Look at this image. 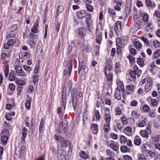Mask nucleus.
Here are the masks:
<instances>
[{"mask_svg": "<svg viewBox=\"0 0 160 160\" xmlns=\"http://www.w3.org/2000/svg\"><path fill=\"white\" fill-rule=\"evenodd\" d=\"M141 149L142 154H148L151 157H153L155 154V152L150 150V148L149 146L146 144H143L141 146Z\"/></svg>", "mask_w": 160, "mask_h": 160, "instance_id": "1", "label": "nucleus"}, {"mask_svg": "<svg viewBox=\"0 0 160 160\" xmlns=\"http://www.w3.org/2000/svg\"><path fill=\"white\" fill-rule=\"evenodd\" d=\"M68 122L64 121L60 123L59 125L58 128L57 130V133H65L66 131L68 129Z\"/></svg>", "mask_w": 160, "mask_h": 160, "instance_id": "2", "label": "nucleus"}, {"mask_svg": "<svg viewBox=\"0 0 160 160\" xmlns=\"http://www.w3.org/2000/svg\"><path fill=\"white\" fill-rule=\"evenodd\" d=\"M133 69L130 72L131 77L133 79L136 78V76L139 77L141 74V71L136 66H133Z\"/></svg>", "mask_w": 160, "mask_h": 160, "instance_id": "3", "label": "nucleus"}, {"mask_svg": "<svg viewBox=\"0 0 160 160\" xmlns=\"http://www.w3.org/2000/svg\"><path fill=\"white\" fill-rule=\"evenodd\" d=\"M128 40L123 38L121 39L119 38H116V43L118 48H122L127 44Z\"/></svg>", "mask_w": 160, "mask_h": 160, "instance_id": "4", "label": "nucleus"}, {"mask_svg": "<svg viewBox=\"0 0 160 160\" xmlns=\"http://www.w3.org/2000/svg\"><path fill=\"white\" fill-rule=\"evenodd\" d=\"M151 133L150 126H147L146 130H141L140 132V134L144 138H147L148 137V135Z\"/></svg>", "mask_w": 160, "mask_h": 160, "instance_id": "5", "label": "nucleus"}, {"mask_svg": "<svg viewBox=\"0 0 160 160\" xmlns=\"http://www.w3.org/2000/svg\"><path fill=\"white\" fill-rule=\"evenodd\" d=\"M57 152L58 159V160H65L66 155L65 152L62 150H59Z\"/></svg>", "mask_w": 160, "mask_h": 160, "instance_id": "6", "label": "nucleus"}, {"mask_svg": "<svg viewBox=\"0 0 160 160\" xmlns=\"http://www.w3.org/2000/svg\"><path fill=\"white\" fill-rule=\"evenodd\" d=\"M14 69L16 72L18 74V76L20 77H23L25 76L24 73L22 72V68L20 66H16L14 67Z\"/></svg>", "mask_w": 160, "mask_h": 160, "instance_id": "7", "label": "nucleus"}, {"mask_svg": "<svg viewBox=\"0 0 160 160\" xmlns=\"http://www.w3.org/2000/svg\"><path fill=\"white\" fill-rule=\"evenodd\" d=\"M147 83L145 86V89L146 92H148L151 88V85L152 83L151 78L150 77L147 78Z\"/></svg>", "mask_w": 160, "mask_h": 160, "instance_id": "8", "label": "nucleus"}, {"mask_svg": "<svg viewBox=\"0 0 160 160\" xmlns=\"http://www.w3.org/2000/svg\"><path fill=\"white\" fill-rule=\"evenodd\" d=\"M87 13L85 10H81L78 11L77 13V16L78 18L82 19L87 16Z\"/></svg>", "mask_w": 160, "mask_h": 160, "instance_id": "9", "label": "nucleus"}, {"mask_svg": "<svg viewBox=\"0 0 160 160\" xmlns=\"http://www.w3.org/2000/svg\"><path fill=\"white\" fill-rule=\"evenodd\" d=\"M85 22L88 27L91 26L92 25V21L91 19L90 15H88L85 18Z\"/></svg>", "mask_w": 160, "mask_h": 160, "instance_id": "10", "label": "nucleus"}, {"mask_svg": "<svg viewBox=\"0 0 160 160\" xmlns=\"http://www.w3.org/2000/svg\"><path fill=\"white\" fill-rule=\"evenodd\" d=\"M146 4L148 7L152 9L154 8L156 6L154 2H152L151 0H146Z\"/></svg>", "mask_w": 160, "mask_h": 160, "instance_id": "11", "label": "nucleus"}, {"mask_svg": "<svg viewBox=\"0 0 160 160\" xmlns=\"http://www.w3.org/2000/svg\"><path fill=\"white\" fill-rule=\"evenodd\" d=\"M131 115L136 119H138L140 117V112L138 110H134L132 112Z\"/></svg>", "mask_w": 160, "mask_h": 160, "instance_id": "12", "label": "nucleus"}, {"mask_svg": "<svg viewBox=\"0 0 160 160\" xmlns=\"http://www.w3.org/2000/svg\"><path fill=\"white\" fill-rule=\"evenodd\" d=\"M91 128L94 133L97 134L98 132V126L97 124L92 123L91 124Z\"/></svg>", "mask_w": 160, "mask_h": 160, "instance_id": "13", "label": "nucleus"}, {"mask_svg": "<svg viewBox=\"0 0 160 160\" xmlns=\"http://www.w3.org/2000/svg\"><path fill=\"white\" fill-rule=\"evenodd\" d=\"M39 25L37 21L34 23V25L32 26V28H31V32L34 33H36L38 32V27Z\"/></svg>", "mask_w": 160, "mask_h": 160, "instance_id": "14", "label": "nucleus"}, {"mask_svg": "<svg viewBox=\"0 0 160 160\" xmlns=\"http://www.w3.org/2000/svg\"><path fill=\"white\" fill-rule=\"evenodd\" d=\"M69 60L68 62V74L70 75L72 69V64L73 62H74V61L69 58Z\"/></svg>", "mask_w": 160, "mask_h": 160, "instance_id": "15", "label": "nucleus"}, {"mask_svg": "<svg viewBox=\"0 0 160 160\" xmlns=\"http://www.w3.org/2000/svg\"><path fill=\"white\" fill-rule=\"evenodd\" d=\"M134 142L135 145L139 146L141 143V138L138 136H136L134 138Z\"/></svg>", "mask_w": 160, "mask_h": 160, "instance_id": "16", "label": "nucleus"}, {"mask_svg": "<svg viewBox=\"0 0 160 160\" xmlns=\"http://www.w3.org/2000/svg\"><path fill=\"white\" fill-rule=\"evenodd\" d=\"M131 4L128 3L125 6V12L126 15L130 14L131 11Z\"/></svg>", "mask_w": 160, "mask_h": 160, "instance_id": "17", "label": "nucleus"}, {"mask_svg": "<svg viewBox=\"0 0 160 160\" xmlns=\"http://www.w3.org/2000/svg\"><path fill=\"white\" fill-rule=\"evenodd\" d=\"M66 97L67 96L66 94L62 93V103L64 110L65 108L66 105Z\"/></svg>", "mask_w": 160, "mask_h": 160, "instance_id": "18", "label": "nucleus"}, {"mask_svg": "<svg viewBox=\"0 0 160 160\" xmlns=\"http://www.w3.org/2000/svg\"><path fill=\"white\" fill-rule=\"evenodd\" d=\"M72 87V83L70 81L68 82V85L67 87H65L66 91L68 93V95Z\"/></svg>", "mask_w": 160, "mask_h": 160, "instance_id": "19", "label": "nucleus"}, {"mask_svg": "<svg viewBox=\"0 0 160 160\" xmlns=\"http://www.w3.org/2000/svg\"><path fill=\"white\" fill-rule=\"evenodd\" d=\"M70 142L68 140L64 139L61 142V145L63 147H66L69 146Z\"/></svg>", "mask_w": 160, "mask_h": 160, "instance_id": "20", "label": "nucleus"}, {"mask_svg": "<svg viewBox=\"0 0 160 160\" xmlns=\"http://www.w3.org/2000/svg\"><path fill=\"white\" fill-rule=\"evenodd\" d=\"M110 147L112 149L114 150L117 151L118 150L119 145L116 144L115 143H112L110 144Z\"/></svg>", "mask_w": 160, "mask_h": 160, "instance_id": "21", "label": "nucleus"}, {"mask_svg": "<svg viewBox=\"0 0 160 160\" xmlns=\"http://www.w3.org/2000/svg\"><path fill=\"white\" fill-rule=\"evenodd\" d=\"M121 152L122 153H126L130 151V149L125 145L122 146L120 148Z\"/></svg>", "mask_w": 160, "mask_h": 160, "instance_id": "22", "label": "nucleus"}, {"mask_svg": "<svg viewBox=\"0 0 160 160\" xmlns=\"http://www.w3.org/2000/svg\"><path fill=\"white\" fill-rule=\"evenodd\" d=\"M15 78V76L14 74L13 70H12L10 72L9 75V79L10 81H14Z\"/></svg>", "mask_w": 160, "mask_h": 160, "instance_id": "23", "label": "nucleus"}, {"mask_svg": "<svg viewBox=\"0 0 160 160\" xmlns=\"http://www.w3.org/2000/svg\"><path fill=\"white\" fill-rule=\"evenodd\" d=\"M121 22L120 21H117L115 23L116 28H115V31L117 30L118 31H120L121 29Z\"/></svg>", "mask_w": 160, "mask_h": 160, "instance_id": "24", "label": "nucleus"}, {"mask_svg": "<svg viewBox=\"0 0 160 160\" xmlns=\"http://www.w3.org/2000/svg\"><path fill=\"white\" fill-rule=\"evenodd\" d=\"M9 135V131L6 129H3L2 130L1 133V136L8 137Z\"/></svg>", "mask_w": 160, "mask_h": 160, "instance_id": "25", "label": "nucleus"}, {"mask_svg": "<svg viewBox=\"0 0 160 160\" xmlns=\"http://www.w3.org/2000/svg\"><path fill=\"white\" fill-rule=\"evenodd\" d=\"M28 131L27 129L26 128H23L22 129V138L23 140H24L26 137Z\"/></svg>", "mask_w": 160, "mask_h": 160, "instance_id": "26", "label": "nucleus"}, {"mask_svg": "<svg viewBox=\"0 0 160 160\" xmlns=\"http://www.w3.org/2000/svg\"><path fill=\"white\" fill-rule=\"evenodd\" d=\"M104 118L107 124H110V122L111 120L110 116L108 114H106L105 115Z\"/></svg>", "mask_w": 160, "mask_h": 160, "instance_id": "27", "label": "nucleus"}, {"mask_svg": "<svg viewBox=\"0 0 160 160\" xmlns=\"http://www.w3.org/2000/svg\"><path fill=\"white\" fill-rule=\"evenodd\" d=\"M1 140L2 142V144L4 145L6 144L8 140V137H4L1 136Z\"/></svg>", "mask_w": 160, "mask_h": 160, "instance_id": "28", "label": "nucleus"}, {"mask_svg": "<svg viewBox=\"0 0 160 160\" xmlns=\"http://www.w3.org/2000/svg\"><path fill=\"white\" fill-rule=\"evenodd\" d=\"M17 32L15 31H10L8 36L7 37V38H13L14 37L17 33Z\"/></svg>", "mask_w": 160, "mask_h": 160, "instance_id": "29", "label": "nucleus"}, {"mask_svg": "<svg viewBox=\"0 0 160 160\" xmlns=\"http://www.w3.org/2000/svg\"><path fill=\"white\" fill-rule=\"evenodd\" d=\"M79 156L81 158L84 159L87 158L88 157L85 152L83 151H81L79 153Z\"/></svg>", "mask_w": 160, "mask_h": 160, "instance_id": "30", "label": "nucleus"}, {"mask_svg": "<svg viewBox=\"0 0 160 160\" xmlns=\"http://www.w3.org/2000/svg\"><path fill=\"white\" fill-rule=\"evenodd\" d=\"M112 66L109 64H107L105 66L104 69V73L105 75L107 74V72H109L112 68Z\"/></svg>", "mask_w": 160, "mask_h": 160, "instance_id": "31", "label": "nucleus"}, {"mask_svg": "<svg viewBox=\"0 0 160 160\" xmlns=\"http://www.w3.org/2000/svg\"><path fill=\"white\" fill-rule=\"evenodd\" d=\"M54 138V139L58 142H62L64 139L61 136H58L56 135H55Z\"/></svg>", "mask_w": 160, "mask_h": 160, "instance_id": "32", "label": "nucleus"}, {"mask_svg": "<svg viewBox=\"0 0 160 160\" xmlns=\"http://www.w3.org/2000/svg\"><path fill=\"white\" fill-rule=\"evenodd\" d=\"M154 57L155 58H158L160 56V49H158L153 54Z\"/></svg>", "mask_w": 160, "mask_h": 160, "instance_id": "33", "label": "nucleus"}, {"mask_svg": "<svg viewBox=\"0 0 160 160\" xmlns=\"http://www.w3.org/2000/svg\"><path fill=\"white\" fill-rule=\"evenodd\" d=\"M29 99H27L25 102V106L26 108L28 109L30 108L31 104V101L30 99V97H29Z\"/></svg>", "mask_w": 160, "mask_h": 160, "instance_id": "34", "label": "nucleus"}, {"mask_svg": "<svg viewBox=\"0 0 160 160\" xmlns=\"http://www.w3.org/2000/svg\"><path fill=\"white\" fill-rule=\"evenodd\" d=\"M72 103L73 106V108L74 110H75L76 108L77 104L76 98L75 97H72Z\"/></svg>", "mask_w": 160, "mask_h": 160, "instance_id": "35", "label": "nucleus"}, {"mask_svg": "<svg viewBox=\"0 0 160 160\" xmlns=\"http://www.w3.org/2000/svg\"><path fill=\"white\" fill-rule=\"evenodd\" d=\"M133 44L137 48L140 49L141 48L142 45L139 42L137 41H135L134 42Z\"/></svg>", "mask_w": 160, "mask_h": 160, "instance_id": "36", "label": "nucleus"}, {"mask_svg": "<svg viewBox=\"0 0 160 160\" xmlns=\"http://www.w3.org/2000/svg\"><path fill=\"white\" fill-rule=\"evenodd\" d=\"M100 49V47L99 46H96L94 48V51L95 52V56H98L99 53V50Z\"/></svg>", "mask_w": 160, "mask_h": 160, "instance_id": "37", "label": "nucleus"}, {"mask_svg": "<svg viewBox=\"0 0 160 160\" xmlns=\"http://www.w3.org/2000/svg\"><path fill=\"white\" fill-rule=\"evenodd\" d=\"M119 139L121 143H125L127 140L126 138L123 135H121Z\"/></svg>", "mask_w": 160, "mask_h": 160, "instance_id": "38", "label": "nucleus"}, {"mask_svg": "<svg viewBox=\"0 0 160 160\" xmlns=\"http://www.w3.org/2000/svg\"><path fill=\"white\" fill-rule=\"evenodd\" d=\"M115 97L116 99L118 100L121 99V95L119 91H118L115 92Z\"/></svg>", "mask_w": 160, "mask_h": 160, "instance_id": "39", "label": "nucleus"}, {"mask_svg": "<svg viewBox=\"0 0 160 160\" xmlns=\"http://www.w3.org/2000/svg\"><path fill=\"white\" fill-rule=\"evenodd\" d=\"M16 83L18 85V86H21V87H22V86L25 84V83L23 81L18 79L17 80Z\"/></svg>", "mask_w": 160, "mask_h": 160, "instance_id": "40", "label": "nucleus"}, {"mask_svg": "<svg viewBox=\"0 0 160 160\" xmlns=\"http://www.w3.org/2000/svg\"><path fill=\"white\" fill-rule=\"evenodd\" d=\"M126 88L128 90H130L132 92L134 91V86L132 84H129L128 85H127Z\"/></svg>", "mask_w": 160, "mask_h": 160, "instance_id": "41", "label": "nucleus"}, {"mask_svg": "<svg viewBox=\"0 0 160 160\" xmlns=\"http://www.w3.org/2000/svg\"><path fill=\"white\" fill-rule=\"evenodd\" d=\"M109 125L110 124H107L104 126L103 129L105 132H108L109 131L110 129Z\"/></svg>", "mask_w": 160, "mask_h": 160, "instance_id": "42", "label": "nucleus"}, {"mask_svg": "<svg viewBox=\"0 0 160 160\" xmlns=\"http://www.w3.org/2000/svg\"><path fill=\"white\" fill-rule=\"evenodd\" d=\"M138 160H147V158L144 154L142 153L139 155Z\"/></svg>", "mask_w": 160, "mask_h": 160, "instance_id": "43", "label": "nucleus"}, {"mask_svg": "<svg viewBox=\"0 0 160 160\" xmlns=\"http://www.w3.org/2000/svg\"><path fill=\"white\" fill-rule=\"evenodd\" d=\"M77 90L76 88H73L72 89V92H71V95L72 97H75V96L77 95Z\"/></svg>", "mask_w": 160, "mask_h": 160, "instance_id": "44", "label": "nucleus"}, {"mask_svg": "<svg viewBox=\"0 0 160 160\" xmlns=\"http://www.w3.org/2000/svg\"><path fill=\"white\" fill-rule=\"evenodd\" d=\"M108 12L111 16L112 17L116 16V13L115 11L113 9L110 8L108 9Z\"/></svg>", "mask_w": 160, "mask_h": 160, "instance_id": "45", "label": "nucleus"}, {"mask_svg": "<svg viewBox=\"0 0 160 160\" xmlns=\"http://www.w3.org/2000/svg\"><path fill=\"white\" fill-rule=\"evenodd\" d=\"M146 122L143 120L140 121L138 124V126L139 127H143L146 125Z\"/></svg>", "mask_w": 160, "mask_h": 160, "instance_id": "46", "label": "nucleus"}, {"mask_svg": "<svg viewBox=\"0 0 160 160\" xmlns=\"http://www.w3.org/2000/svg\"><path fill=\"white\" fill-rule=\"evenodd\" d=\"M102 39V36L101 35L99 34L96 38V42L100 44Z\"/></svg>", "mask_w": 160, "mask_h": 160, "instance_id": "47", "label": "nucleus"}, {"mask_svg": "<svg viewBox=\"0 0 160 160\" xmlns=\"http://www.w3.org/2000/svg\"><path fill=\"white\" fill-rule=\"evenodd\" d=\"M107 77V80L108 81H112V75L111 73H109L107 75H106Z\"/></svg>", "mask_w": 160, "mask_h": 160, "instance_id": "48", "label": "nucleus"}, {"mask_svg": "<svg viewBox=\"0 0 160 160\" xmlns=\"http://www.w3.org/2000/svg\"><path fill=\"white\" fill-rule=\"evenodd\" d=\"M95 112V117L97 121H99L100 118V115L99 112L98 110H96Z\"/></svg>", "mask_w": 160, "mask_h": 160, "instance_id": "49", "label": "nucleus"}, {"mask_svg": "<svg viewBox=\"0 0 160 160\" xmlns=\"http://www.w3.org/2000/svg\"><path fill=\"white\" fill-rule=\"evenodd\" d=\"M143 19L145 22H147L148 21V14L146 13H144L142 16Z\"/></svg>", "mask_w": 160, "mask_h": 160, "instance_id": "50", "label": "nucleus"}, {"mask_svg": "<svg viewBox=\"0 0 160 160\" xmlns=\"http://www.w3.org/2000/svg\"><path fill=\"white\" fill-rule=\"evenodd\" d=\"M128 59L131 63H133L135 62V58L131 55H129L128 56Z\"/></svg>", "mask_w": 160, "mask_h": 160, "instance_id": "51", "label": "nucleus"}, {"mask_svg": "<svg viewBox=\"0 0 160 160\" xmlns=\"http://www.w3.org/2000/svg\"><path fill=\"white\" fill-rule=\"evenodd\" d=\"M21 151L20 148L19 147H17L15 153L16 155L18 156V157H20V155L21 154Z\"/></svg>", "mask_w": 160, "mask_h": 160, "instance_id": "52", "label": "nucleus"}, {"mask_svg": "<svg viewBox=\"0 0 160 160\" xmlns=\"http://www.w3.org/2000/svg\"><path fill=\"white\" fill-rule=\"evenodd\" d=\"M85 68V66L82 64V63H79V68L78 70V73H79L80 71L82 70H84Z\"/></svg>", "mask_w": 160, "mask_h": 160, "instance_id": "53", "label": "nucleus"}, {"mask_svg": "<svg viewBox=\"0 0 160 160\" xmlns=\"http://www.w3.org/2000/svg\"><path fill=\"white\" fill-rule=\"evenodd\" d=\"M87 9L89 12H92L93 11V8L92 6L90 5H86Z\"/></svg>", "mask_w": 160, "mask_h": 160, "instance_id": "54", "label": "nucleus"}, {"mask_svg": "<svg viewBox=\"0 0 160 160\" xmlns=\"http://www.w3.org/2000/svg\"><path fill=\"white\" fill-rule=\"evenodd\" d=\"M43 126L44 123L42 121H41L40 122L39 127V132L40 133H41L42 132V130L43 129Z\"/></svg>", "mask_w": 160, "mask_h": 160, "instance_id": "55", "label": "nucleus"}, {"mask_svg": "<svg viewBox=\"0 0 160 160\" xmlns=\"http://www.w3.org/2000/svg\"><path fill=\"white\" fill-rule=\"evenodd\" d=\"M78 32L79 35L80 36V37L82 38L84 36L83 32L82 29H78Z\"/></svg>", "mask_w": 160, "mask_h": 160, "instance_id": "56", "label": "nucleus"}, {"mask_svg": "<svg viewBox=\"0 0 160 160\" xmlns=\"http://www.w3.org/2000/svg\"><path fill=\"white\" fill-rule=\"evenodd\" d=\"M33 82L34 83H35L38 80V75L36 74H35L33 75Z\"/></svg>", "mask_w": 160, "mask_h": 160, "instance_id": "57", "label": "nucleus"}, {"mask_svg": "<svg viewBox=\"0 0 160 160\" xmlns=\"http://www.w3.org/2000/svg\"><path fill=\"white\" fill-rule=\"evenodd\" d=\"M153 44L156 48H158L160 45L159 42L157 40H155L153 41Z\"/></svg>", "mask_w": 160, "mask_h": 160, "instance_id": "58", "label": "nucleus"}, {"mask_svg": "<svg viewBox=\"0 0 160 160\" xmlns=\"http://www.w3.org/2000/svg\"><path fill=\"white\" fill-rule=\"evenodd\" d=\"M142 108L145 112H148L149 110L150 109L149 107L147 105H144L143 106Z\"/></svg>", "mask_w": 160, "mask_h": 160, "instance_id": "59", "label": "nucleus"}, {"mask_svg": "<svg viewBox=\"0 0 160 160\" xmlns=\"http://www.w3.org/2000/svg\"><path fill=\"white\" fill-rule=\"evenodd\" d=\"M23 57L26 59H28L30 57V54L28 52H25L23 53Z\"/></svg>", "mask_w": 160, "mask_h": 160, "instance_id": "60", "label": "nucleus"}, {"mask_svg": "<svg viewBox=\"0 0 160 160\" xmlns=\"http://www.w3.org/2000/svg\"><path fill=\"white\" fill-rule=\"evenodd\" d=\"M63 10V7L62 6H59L57 8V13L59 14L62 12Z\"/></svg>", "mask_w": 160, "mask_h": 160, "instance_id": "61", "label": "nucleus"}, {"mask_svg": "<svg viewBox=\"0 0 160 160\" xmlns=\"http://www.w3.org/2000/svg\"><path fill=\"white\" fill-rule=\"evenodd\" d=\"M8 72L9 67L8 66H7L4 69L5 76L6 77H7L8 76Z\"/></svg>", "mask_w": 160, "mask_h": 160, "instance_id": "62", "label": "nucleus"}, {"mask_svg": "<svg viewBox=\"0 0 160 160\" xmlns=\"http://www.w3.org/2000/svg\"><path fill=\"white\" fill-rule=\"evenodd\" d=\"M9 88L12 91H13L15 89V86L14 84L11 83L9 84Z\"/></svg>", "mask_w": 160, "mask_h": 160, "instance_id": "63", "label": "nucleus"}, {"mask_svg": "<svg viewBox=\"0 0 160 160\" xmlns=\"http://www.w3.org/2000/svg\"><path fill=\"white\" fill-rule=\"evenodd\" d=\"M151 104L153 106H156L158 103V101L155 99H152L151 100Z\"/></svg>", "mask_w": 160, "mask_h": 160, "instance_id": "64", "label": "nucleus"}]
</instances>
